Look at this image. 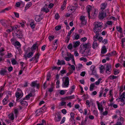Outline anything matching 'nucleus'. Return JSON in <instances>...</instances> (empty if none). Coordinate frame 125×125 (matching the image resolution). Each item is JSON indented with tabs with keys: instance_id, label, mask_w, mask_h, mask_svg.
<instances>
[{
	"instance_id": "obj_1",
	"label": "nucleus",
	"mask_w": 125,
	"mask_h": 125,
	"mask_svg": "<svg viewBox=\"0 0 125 125\" xmlns=\"http://www.w3.org/2000/svg\"><path fill=\"white\" fill-rule=\"evenodd\" d=\"M103 24L102 22H95L94 24V27L93 28V31L94 32L96 33L95 35L94 36L93 39H97V38L99 36V34L98 32L101 31L102 30L101 28L103 27Z\"/></svg>"
},
{
	"instance_id": "obj_2",
	"label": "nucleus",
	"mask_w": 125,
	"mask_h": 125,
	"mask_svg": "<svg viewBox=\"0 0 125 125\" xmlns=\"http://www.w3.org/2000/svg\"><path fill=\"white\" fill-rule=\"evenodd\" d=\"M95 67L94 65H92L90 68V69L91 71H92V73L91 74L94 75L97 78H99V76L98 74L96 73V72L95 68Z\"/></svg>"
},
{
	"instance_id": "obj_3",
	"label": "nucleus",
	"mask_w": 125,
	"mask_h": 125,
	"mask_svg": "<svg viewBox=\"0 0 125 125\" xmlns=\"http://www.w3.org/2000/svg\"><path fill=\"white\" fill-rule=\"evenodd\" d=\"M69 84V78L68 77L65 78L64 82V84H62V87H67Z\"/></svg>"
},
{
	"instance_id": "obj_4",
	"label": "nucleus",
	"mask_w": 125,
	"mask_h": 125,
	"mask_svg": "<svg viewBox=\"0 0 125 125\" xmlns=\"http://www.w3.org/2000/svg\"><path fill=\"white\" fill-rule=\"evenodd\" d=\"M15 34L18 38L20 39L22 38L23 35L22 34V32L21 31L19 30L17 31V33H15Z\"/></svg>"
},
{
	"instance_id": "obj_5",
	"label": "nucleus",
	"mask_w": 125,
	"mask_h": 125,
	"mask_svg": "<svg viewBox=\"0 0 125 125\" xmlns=\"http://www.w3.org/2000/svg\"><path fill=\"white\" fill-rule=\"evenodd\" d=\"M106 13L105 12L102 10L100 13H99V17L100 20L103 19L104 17H106Z\"/></svg>"
},
{
	"instance_id": "obj_6",
	"label": "nucleus",
	"mask_w": 125,
	"mask_h": 125,
	"mask_svg": "<svg viewBox=\"0 0 125 125\" xmlns=\"http://www.w3.org/2000/svg\"><path fill=\"white\" fill-rule=\"evenodd\" d=\"M87 11L88 13V16L89 19L91 18L90 15V12L92 10V7L90 5H88L86 7Z\"/></svg>"
},
{
	"instance_id": "obj_7",
	"label": "nucleus",
	"mask_w": 125,
	"mask_h": 125,
	"mask_svg": "<svg viewBox=\"0 0 125 125\" xmlns=\"http://www.w3.org/2000/svg\"><path fill=\"white\" fill-rule=\"evenodd\" d=\"M112 69L111 65L109 64H107L106 66V73H107L110 74L109 73L111 72Z\"/></svg>"
},
{
	"instance_id": "obj_8",
	"label": "nucleus",
	"mask_w": 125,
	"mask_h": 125,
	"mask_svg": "<svg viewBox=\"0 0 125 125\" xmlns=\"http://www.w3.org/2000/svg\"><path fill=\"white\" fill-rule=\"evenodd\" d=\"M36 81H33L32 82L31 84V86L32 87H34L36 86L37 89H39V84H37Z\"/></svg>"
},
{
	"instance_id": "obj_9",
	"label": "nucleus",
	"mask_w": 125,
	"mask_h": 125,
	"mask_svg": "<svg viewBox=\"0 0 125 125\" xmlns=\"http://www.w3.org/2000/svg\"><path fill=\"white\" fill-rule=\"evenodd\" d=\"M77 8V6H74L73 5L71 6H69L68 8V11L70 10L72 11L73 10H75Z\"/></svg>"
},
{
	"instance_id": "obj_10",
	"label": "nucleus",
	"mask_w": 125,
	"mask_h": 125,
	"mask_svg": "<svg viewBox=\"0 0 125 125\" xmlns=\"http://www.w3.org/2000/svg\"><path fill=\"white\" fill-rule=\"evenodd\" d=\"M94 42L92 45V47L93 49H95L98 47V44L97 42V39L96 40L95 39H94Z\"/></svg>"
},
{
	"instance_id": "obj_11",
	"label": "nucleus",
	"mask_w": 125,
	"mask_h": 125,
	"mask_svg": "<svg viewBox=\"0 0 125 125\" xmlns=\"http://www.w3.org/2000/svg\"><path fill=\"white\" fill-rule=\"evenodd\" d=\"M23 95V94L21 92H17L15 94L17 98H21Z\"/></svg>"
},
{
	"instance_id": "obj_12",
	"label": "nucleus",
	"mask_w": 125,
	"mask_h": 125,
	"mask_svg": "<svg viewBox=\"0 0 125 125\" xmlns=\"http://www.w3.org/2000/svg\"><path fill=\"white\" fill-rule=\"evenodd\" d=\"M80 20L82 21V24L85 25L86 23V21L85 20V17L83 16H81L80 17Z\"/></svg>"
},
{
	"instance_id": "obj_13",
	"label": "nucleus",
	"mask_w": 125,
	"mask_h": 125,
	"mask_svg": "<svg viewBox=\"0 0 125 125\" xmlns=\"http://www.w3.org/2000/svg\"><path fill=\"white\" fill-rule=\"evenodd\" d=\"M98 10L97 9H95L94 10V13H92V18L93 19L97 15L98 13Z\"/></svg>"
},
{
	"instance_id": "obj_14",
	"label": "nucleus",
	"mask_w": 125,
	"mask_h": 125,
	"mask_svg": "<svg viewBox=\"0 0 125 125\" xmlns=\"http://www.w3.org/2000/svg\"><path fill=\"white\" fill-rule=\"evenodd\" d=\"M33 52H31L27 54V56H26L25 55H24V56L26 60L27 57L28 58L31 57L33 55Z\"/></svg>"
},
{
	"instance_id": "obj_15",
	"label": "nucleus",
	"mask_w": 125,
	"mask_h": 125,
	"mask_svg": "<svg viewBox=\"0 0 125 125\" xmlns=\"http://www.w3.org/2000/svg\"><path fill=\"white\" fill-rule=\"evenodd\" d=\"M101 49V53L102 54H104L106 52L107 50L105 46H103Z\"/></svg>"
},
{
	"instance_id": "obj_16",
	"label": "nucleus",
	"mask_w": 125,
	"mask_h": 125,
	"mask_svg": "<svg viewBox=\"0 0 125 125\" xmlns=\"http://www.w3.org/2000/svg\"><path fill=\"white\" fill-rule=\"evenodd\" d=\"M23 100V98L22 99H21L20 101V103L22 105L24 106H27L28 105V103L27 102L24 100Z\"/></svg>"
},
{
	"instance_id": "obj_17",
	"label": "nucleus",
	"mask_w": 125,
	"mask_h": 125,
	"mask_svg": "<svg viewBox=\"0 0 125 125\" xmlns=\"http://www.w3.org/2000/svg\"><path fill=\"white\" fill-rule=\"evenodd\" d=\"M107 3L104 2L102 3L101 5V9L102 10H104L106 7L107 6Z\"/></svg>"
},
{
	"instance_id": "obj_18",
	"label": "nucleus",
	"mask_w": 125,
	"mask_h": 125,
	"mask_svg": "<svg viewBox=\"0 0 125 125\" xmlns=\"http://www.w3.org/2000/svg\"><path fill=\"white\" fill-rule=\"evenodd\" d=\"M57 64L58 65H65V63L64 61L62 60L60 61V60L59 59L58 60V62L57 63Z\"/></svg>"
},
{
	"instance_id": "obj_19",
	"label": "nucleus",
	"mask_w": 125,
	"mask_h": 125,
	"mask_svg": "<svg viewBox=\"0 0 125 125\" xmlns=\"http://www.w3.org/2000/svg\"><path fill=\"white\" fill-rule=\"evenodd\" d=\"M91 54L90 49L89 48H88V49L86 51L85 53L84 54V56H87Z\"/></svg>"
},
{
	"instance_id": "obj_20",
	"label": "nucleus",
	"mask_w": 125,
	"mask_h": 125,
	"mask_svg": "<svg viewBox=\"0 0 125 125\" xmlns=\"http://www.w3.org/2000/svg\"><path fill=\"white\" fill-rule=\"evenodd\" d=\"M89 44V43L83 44L82 46V47L83 49L85 50L88 49V48H89L88 46Z\"/></svg>"
},
{
	"instance_id": "obj_21",
	"label": "nucleus",
	"mask_w": 125,
	"mask_h": 125,
	"mask_svg": "<svg viewBox=\"0 0 125 125\" xmlns=\"http://www.w3.org/2000/svg\"><path fill=\"white\" fill-rule=\"evenodd\" d=\"M32 96V93H30V94L26 95L25 97L23 98V100L28 99Z\"/></svg>"
},
{
	"instance_id": "obj_22",
	"label": "nucleus",
	"mask_w": 125,
	"mask_h": 125,
	"mask_svg": "<svg viewBox=\"0 0 125 125\" xmlns=\"http://www.w3.org/2000/svg\"><path fill=\"white\" fill-rule=\"evenodd\" d=\"M7 72V70H6L2 69L0 71V74L1 75L3 76Z\"/></svg>"
},
{
	"instance_id": "obj_23",
	"label": "nucleus",
	"mask_w": 125,
	"mask_h": 125,
	"mask_svg": "<svg viewBox=\"0 0 125 125\" xmlns=\"http://www.w3.org/2000/svg\"><path fill=\"white\" fill-rule=\"evenodd\" d=\"M42 112V111L41 109H38L35 112L36 116H38L40 115L41 114Z\"/></svg>"
},
{
	"instance_id": "obj_24",
	"label": "nucleus",
	"mask_w": 125,
	"mask_h": 125,
	"mask_svg": "<svg viewBox=\"0 0 125 125\" xmlns=\"http://www.w3.org/2000/svg\"><path fill=\"white\" fill-rule=\"evenodd\" d=\"M42 19V18H41V16L40 15H39L38 16H37L35 19V20L37 22H39Z\"/></svg>"
},
{
	"instance_id": "obj_25",
	"label": "nucleus",
	"mask_w": 125,
	"mask_h": 125,
	"mask_svg": "<svg viewBox=\"0 0 125 125\" xmlns=\"http://www.w3.org/2000/svg\"><path fill=\"white\" fill-rule=\"evenodd\" d=\"M80 42L79 41H76L73 43V47L74 48H76L79 46L80 45Z\"/></svg>"
},
{
	"instance_id": "obj_26",
	"label": "nucleus",
	"mask_w": 125,
	"mask_h": 125,
	"mask_svg": "<svg viewBox=\"0 0 125 125\" xmlns=\"http://www.w3.org/2000/svg\"><path fill=\"white\" fill-rule=\"evenodd\" d=\"M8 116H9V118L11 120H13L14 119V115L13 113H11L9 114Z\"/></svg>"
},
{
	"instance_id": "obj_27",
	"label": "nucleus",
	"mask_w": 125,
	"mask_h": 125,
	"mask_svg": "<svg viewBox=\"0 0 125 125\" xmlns=\"http://www.w3.org/2000/svg\"><path fill=\"white\" fill-rule=\"evenodd\" d=\"M75 98V96L73 95L70 96L66 97L64 98L65 99H66L67 100L71 99L74 98Z\"/></svg>"
},
{
	"instance_id": "obj_28",
	"label": "nucleus",
	"mask_w": 125,
	"mask_h": 125,
	"mask_svg": "<svg viewBox=\"0 0 125 125\" xmlns=\"http://www.w3.org/2000/svg\"><path fill=\"white\" fill-rule=\"evenodd\" d=\"M119 99H121V101L123 102L124 100V99H125V95H123V94L121 95L120 96V98H118Z\"/></svg>"
},
{
	"instance_id": "obj_29",
	"label": "nucleus",
	"mask_w": 125,
	"mask_h": 125,
	"mask_svg": "<svg viewBox=\"0 0 125 125\" xmlns=\"http://www.w3.org/2000/svg\"><path fill=\"white\" fill-rule=\"evenodd\" d=\"M31 5L32 3L31 2H30L28 3L25 7V9L27 10L28 8Z\"/></svg>"
},
{
	"instance_id": "obj_30",
	"label": "nucleus",
	"mask_w": 125,
	"mask_h": 125,
	"mask_svg": "<svg viewBox=\"0 0 125 125\" xmlns=\"http://www.w3.org/2000/svg\"><path fill=\"white\" fill-rule=\"evenodd\" d=\"M30 25L32 29H33L35 28V25L34 23V21L30 22Z\"/></svg>"
},
{
	"instance_id": "obj_31",
	"label": "nucleus",
	"mask_w": 125,
	"mask_h": 125,
	"mask_svg": "<svg viewBox=\"0 0 125 125\" xmlns=\"http://www.w3.org/2000/svg\"><path fill=\"white\" fill-rule=\"evenodd\" d=\"M75 29V28L73 27L72 28L71 30L68 32V35H67V36H70L71 35V33L73 32V31Z\"/></svg>"
},
{
	"instance_id": "obj_32",
	"label": "nucleus",
	"mask_w": 125,
	"mask_h": 125,
	"mask_svg": "<svg viewBox=\"0 0 125 125\" xmlns=\"http://www.w3.org/2000/svg\"><path fill=\"white\" fill-rule=\"evenodd\" d=\"M37 44H34L32 46V47L31 48V49L32 51H33L36 49V47L38 48L37 46Z\"/></svg>"
},
{
	"instance_id": "obj_33",
	"label": "nucleus",
	"mask_w": 125,
	"mask_h": 125,
	"mask_svg": "<svg viewBox=\"0 0 125 125\" xmlns=\"http://www.w3.org/2000/svg\"><path fill=\"white\" fill-rule=\"evenodd\" d=\"M42 11L45 12L46 13H47L49 11V9L48 8H42Z\"/></svg>"
},
{
	"instance_id": "obj_34",
	"label": "nucleus",
	"mask_w": 125,
	"mask_h": 125,
	"mask_svg": "<svg viewBox=\"0 0 125 125\" xmlns=\"http://www.w3.org/2000/svg\"><path fill=\"white\" fill-rule=\"evenodd\" d=\"M51 74L50 72L48 73L47 75V79L46 81H49L50 80V79L51 77Z\"/></svg>"
},
{
	"instance_id": "obj_35",
	"label": "nucleus",
	"mask_w": 125,
	"mask_h": 125,
	"mask_svg": "<svg viewBox=\"0 0 125 125\" xmlns=\"http://www.w3.org/2000/svg\"><path fill=\"white\" fill-rule=\"evenodd\" d=\"M94 86L95 84L94 83H93L91 84L90 85V90L91 91H93Z\"/></svg>"
},
{
	"instance_id": "obj_36",
	"label": "nucleus",
	"mask_w": 125,
	"mask_h": 125,
	"mask_svg": "<svg viewBox=\"0 0 125 125\" xmlns=\"http://www.w3.org/2000/svg\"><path fill=\"white\" fill-rule=\"evenodd\" d=\"M116 29L117 31L120 33H122V29L120 27H116Z\"/></svg>"
},
{
	"instance_id": "obj_37",
	"label": "nucleus",
	"mask_w": 125,
	"mask_h": 125,
	"mask_svg": "<svg viewBox=\"0 0 125 125\" xmlns=\"http://www.w3.org/2000/svg\"><path fill=\"white\" fill-rule=\"evenodd\" d=\"M67 48L69 50H72L73 49V45L71 43H70L67 46Z\"/></svg>"
},
{
	"instance_id": "obj_38",
	"label": "nucleus",
	"mask_w": 125,
	"mask_h": 125,
	"mask_svg": "<svg viewBox=\"0 0 125 125\" xmlns=\"http://www.w3.org/2000/svg\"><path fill=\"white\" fill-rule=\"evenodd\" d=\"M99 110L100 111L101 113H102L103 111V106L102 105H101V106L98 107Z\"/></svg>"
},
{
	"instance_id": "obj_39",
	"label": "nucleus",
	"mask_w": 125,
	"mask_h": 125,
	"mask_svg": "<svg viewBox=\"0 0 125 125\" xmlns=\"http://www.w3.org/2000/svg\"><path fill=\"white\" fill-rule=\"evenodd\" d=\"M61 28V26H57L55 27V29L56 31H58L60 30Z\"/></svg>"
},
{
	"instance_id": "obj_40",
	"label": "nucleus",
	"mask_w": 125,
	"mask_h": 125,
	"mask_svg": "<svg viewBox=\"0 0 125 125\" xmlns=\"http://www.w3.org/2000/svg\"><path fill=\"white\" fill-rule=\"evenodd\" d=\"M61 117L60 115H57V118L55 119V121L58 122L60 121L61 120Z\"/></svg>"
},
{
	"instance_id": "obj_41",
	"label": "nucleus",
	"mask_w": 125,
	"mask_h": 125,
	"mask_svg": "<svg viewBox=\"0 0 125 125\" xmlns=\"http://www.w3.org/2000/svg\"><path fill=\"white\" fill-rule=\"evenodd\" d=\"M111 79H116L117 76H114V75H110L109 77Z\"/></svg>"
},
{
	"instance_id": "obj_42",
	"label": "nucleus",
	"mask_w": 125,
	"mask_h": 125,
	"mask_svg": "<svg viewBox=\"0 0 125 125\" xmlns=\"http://www.w3.org/2000/svg\"><path fill=\"white\" fill-rule=\"evenodd\" d=\"M70 39V37L69 36H67V35L66 37V39L65 40V42H66V43H68L69 42V40Z\"/></svg>"
},
{
	"instance_id": "obj_43",
	"label": "nucleus",
	"mask_w": 125,
	"mask_h": 125,
	"mask_svg": "<svg viewBox=\"0 0 125 125\" xmlns=\"http://www.w3.org/2000/svg\"><path fill=\"white\" fill-rule=\"evenodd\" d=\"M11 62L12 64L13 65L16 64L17 63L16 61L14 59H13L11 61Z\"/></svg>"
},
{
	"instance_id": "obj_44",
	"label": "nucleus",
	"mask_w": 125,
	"mask_h": 125,
	"mask_svg": "<svg viewBox=\"0 0 125 125\" xmlns=\"http://www.w3.org/2000/svg\"><path fill=\"white\" fill-rule=\"evenodd\" d=\"M80 60L81 61H83L84 62H87V59L86 58L82 57L80 58Z\"/></svg>"
},
{
	"instance_id": "obj_45",
	"label": "nucleus",
	"mask_w": 125,
	"mask_h": 125,
	"mask_svg": "<svg viewBox=\"0 0 125 125\" xmlns=\"http://www.w3.org/2000/svg\"><path fill=\"white\" fill-rule=\"evenodd\" d=\"M22 3H23L22 2H21V3L18 2L16 3L15 5L16 6L18 7H19L21 5Z\"/></svg>"
},
{
	"instance_id": "obj_46",
	"label": "nucleus",
	"mask_w": 125,
	"mask_h": 125,
	"mask_svg": "<svg viewBox=\"0 0 125 125\" xmlns=\"http://www.w3.org/2000/svg\"><path fill=\"white\" fill-rule=\"evenodd\" d=\"M55 19L56 20H58L60 18V16L58 14V13H56L55 15Z\"/></svg>"
},
{
	"instance_id": "obj_47",
	"label": "nucleus",
	"mask_w": 125,
	"mask_h": 125,
	"mask_svg": "<svg viewBox=\"0 0 125 125\" xmlns=\"http://www.w3.org/2000/svg\"><path fill=\"white\" fill-rule=\"evenodd\" d=\"M102 80V79L101 78H99L98 79V81H96L95 82L96 84L97 85H99L100 83V81H101Z\"/></svg>"
},
{
	"instance_id": "obj_48",
	"label": "nucleus",
	"mask_w": 125,
	"mask_h": 125,
	"mask_svg": "<svg viewBox=\"0 0 125 125\" xmlns=\"http://www.w3.org/2000/svg\"><path fill=\"white\" fill-rule=\"evenodd\" d=\"M16 45L19 47H20L21 44L20 43L17 41H16L14 45L15 46H16Z\"/></svg>"
},
{
	"instance_id": "obj_49",
	"label": "nucleus",
	"mask_w": 125,
	"mask_h": 125,
	"mask_svg": "<svg viewBox=\"0 0 125 125\" xmlns=\"http://www.w3.org/2000/svg\"><path fill=\"white\" fill-rule=\"evenodd\" d=\"M86 104L88 106V107H90L91 105L90 104L88 100H86Z\"/></svg>"
},
{
	"instance_id": "obj_50",
	"label": "nucleus",
	"mask_w": 125,
	"mask_h": 125,
	"mask_svg": "<svg viewBox=\"0 0 125 125\" xmlns=\"http://www.w3.org/2000/svg\"><path fill=\"white\" fill-rule=\"evenodd\" d=\"M93 113L96 116H98V114L97 111L96 110H94L93 111Z\"/></svg>"
},
{
	"instance_id": "obj_51",
	"label": "nucleus",
	"mask_w": 125,
	"mask_h": 125,
	"mask_svg": "<svg viewBox=\"0 0 125 125\" xmlns=\"http://www.w3.org/2000/svg\"><path fill=\"white\" fill-rule=\"evenodd\" d=\"M65 117H63L62 120L60 123V124H62L63 123H64L65 121Z\"/></svg>"
},
{
	"instance_id": "obj_52",
	"label": "nucleus",
	"mask_w": 125,
	"mask_h": 125,
	"mask_svg": "<svg viewBox=\"0 0 125 125\" xmlns=\"http://www.w3.org/2000/svg\"><path fill=\"white\" fill-rule=\"evenodd\" d=\"M54 37L53 36H49L48 37L49 40L50 41L54 39Z\"/></svg>"
},
{
	"instance_id": "obj_53",
	"label": "nucleus",
	"mask_w": 125,
	"mask_h": 125,
	"mask_svg": "<svg viewBox=\"0 0 125 125\" xmlns=\"http://www.w3.org/2000/svg\"><path fill=\"white\" fill-rule=\"evenodd\" d=\"M66 5V4H65L64 3L61 6V9H62V10H63L65 8Z\"/></svg>"
},
{
	"instance_id": "obj_54",
	"label": "nucleus",
	"mask_w": 125,
	"mask_h": 125,
	"mask_svg": "<svg viewBox=\"0 0 125 125\" xmlns=\"http://www.w3.org/2000/svg\"><path fill=\"white\" fill-rule=\"evenodd\" d=\"M104 89H103L102 90H101L99 92L100 94L99 95V97H100L102 96V94H103L104 92L103 90Z\"/></svg>"
},
{
	"instance_id": "obj_55",
	"label": "nucleus",
	"mask_w": 125,
	"mask_h": 125,
	"mask_svg": "<svg viewBox=\"0 0 125 125\" xmlns=\"http://www.w3.org/2000/svg\"><path fill=\"white\" fill-rule=\"evenodd\" d=\"M81 41L83 42H84L87 40V38L86 37H84L81 38Z\"/></svg>"
},
{
	"instance_id": "obj_56",
	"label": "nucleus",
	"mask_w": 125,
	"mask_h": 125,
	"mask_svg": "<svg viewBox=\"0 0 125 125\" xmlns=\"http://www.w3.org/2000/svg\"><path fill=\"white\" fill-rule=\"evenodd\" d=\"M74 114L72 112L70 113L71 117V118H72L73 120H74Z\"/></svg>"
},
{
	"instance_id": "obj_57",
	"label": "nucleus",
	"mask_w": 125,
	"mask_h": 125,
	"mask_svg": "<svg viewBox=\"0 0 125 125\" xmlns=\"http://www.w3.org/2000/svg\"><path fill=\"white\" fill-rule=\"evenodd\" d=\"M102 42L104 44H106L108 43V41L107 40L104 39L102 41Z\"/></svg>"
},
{
	"instance_id": "obj_58",
	"label": "nucleus",
	"mask_w": 125,
	"mask_h": 125,
	"mask_svg": "<svg viewBox=\"0 0 125 125\" xmlns=\"http://www.w3.org/2000/svg\"><path fill=\"white\" fill-rule=\"evenodd\" d=\"M119 70H117L116 71H114V73L115 75H116L119 74Z\"/></svg>"
},
{
	"instance_id": "obj_59",
	"label": "nucleus",
	"mask_w": 125,
	"mask_h": 125,
	"mask_svg": "<svg viewBox=\"0 0 125 125\" xmlns=\"http://www.w3.org/2000/svg\"><path fill=\"white\" fill-rule=\"evenodd\" d=\"M61 106H63L64 105H65L66 104V102H62L60 103Z\"/></svg>"
},
{
	"instance_id": "obj_60",
	"label": "nucleus",
	"mask_w": 125,
	"mask_h": 125,
	"mask_svg": "<svg viewBox=\"0 0 125 125\" xmlns=\"http://www.w3.org/2000/svg\"><path fill=\"white\" fill-rule=\"evenodd\" d=\"M14 13L16 18H18L19 17V14L18 13L14 12Z\"/></svg>"
},
{
	"instance_id": "obj_61",
	"label": "nucleus",
	"mask_w": 125,
	"mask_h": 125,
	"mask_svg": "<svg viewBox=\"0 0 125 125\" xmlns=\"http://www.w3.org/2000/svg\"><path fill=\"white\" fill-rule=\"evenodd\" d=\"M71 57H65V60H66V61H69L71 59Z\"/></svg>"
},
{
	"instance_id": "obj_62",
	"label": "nucleus",
	"mask_w": 125,
	"mask_h": 125,
	"mask_svg": "<svg viewBox=\"0 0 125 125\" xmlns=\"http://www.w3.org/2000/svg\"><path fill=\"white\" fill-rule=\"evenodd\" d=\"M62 112L64 114H65L67 113V111L66 109H64L62 110Z\"/></svg>"
},
{
	"instance_id": "obj_63",
	"label": "nucleus",
	"mask_w": 125,
	"mask_h": 125,
	"mask_svg": "<svg viewBox=\"0 0 125 125\" xmlns=\"http://www.w3.org/2000/svg\"><path fill=\"white\" fill-rule=\"evenodd\" d=\"M40 54L39 53H38L37 54H36L35 56L36 57V59H38L39 57V56Z\"/></svg>"
},
{
	"instance_id": "obj_64",
	"label": "nucleus",
	"mask_w": 125,
	"mask_h": 125,
	"mask_svg": "<svg viewBox=\"0 0 125 125\" xmlns=\"http://www.w3.org/2000/svg\"><path fill=\"white\" fill-rule=\"evenodd\" d=\"M66 73V71L65 70H62L60 71V73L62 74H63Z\"/></svg>"
}]
</instances>
